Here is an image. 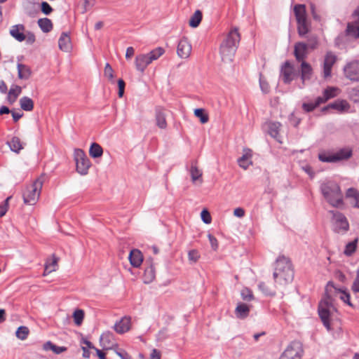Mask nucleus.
Listing matches in <instances>:
<instances>
[{
  "instance_id": "obj_22",
  "label": "nucleus",
  "mask_w": 359,
  "mask_h": 359,
  "mask_svg": "<svg viewBox=\"0 0 359 359\" xmlns=\"http://www.w3.org/2000/svg\"><path fill=\"white\" fill-rule=\"evenodd\" d=\"M59 48L64 52H69L72 48L71 39L66 32H62L58 40Z\"/></svg>"
},
{
  "instance_id": "obj_20",
  "label": "nucleus",
  "mask_w": 359,
  "mask_h": 359,
  "mask_svg": "<svg viewBox=\"0 0 359 359\" xmlns=\"http://www.w3.org/2000/svg\"><path fill=\"white\" fill-rule=\"evenodd\" d=\"M294 55L298 62L304 61L307 55V45L304 42H298L294 45Z\"/></svg>"
},
{
  "instance_id": "obj_18",
  "label": "nucleus",
  "mask_w": 359,
  "mask_h": 359,
  "mask_svg": "<svg viewBox=\"0 0 359 359\" xmlns=\"http://www.w3.org/2000/svg\"><path fill=\"white\" fill-rule=\"evenodd\" d=\"M350 108V105L346 100H338L335 102L325 106L322 109V111H326L330 109H335L339 112H343L345 111H348Z\"/></svg>"
},
{
  "instance_id": "obj_43",
  "label": "nucleus",
  "mask_w": 359,
  "mask_h": 359,
  "mask_svg": "<svg viewBox=\"0 0 359 359\" xmlns=\"http://www.w3.org/2000/svg\"><path fill=\"white\" fill-rule=\"evenodd\" d=\"M29 333V330L26 326H20L15 332L16 337L21 339L25 340L27 338L28 334Z\"/></svg>"
},
{
  "instance_id": "obj_54",
  "label": "nucleus",
  "mask_w": 359,
  "mask_h": 359,
  "mask_svg": "<svg viewBox=\"0 0 359 359\" xmlns=\"http://www.w3.org/2000/svg\"><path fill=\"white\" fill-rule=\"evenodd\" d=\"M279 123H272L269 126V134L271 136L276 137L278 135Z\"/></svg>"
},
{
  "instance_id": "obj_31",
  "label": "nucleus",
  "mask_w": 359,
  "mask_h": 359,
  "mask_svg": "<svg viewBox=\"0 0 359 359\" xmlns=\"http://www.w3.org/2000/svg\"><path fill=\"white\" fill-rule=\"evenodd\" d=\"M249 313V306L243 303H239L235 309V314L236 317L240 319L245 318L248 316Z\"/></svg>"
},
{
  "instance_id": "obj_21",
  "label": "nucleus",
  "mask_w": 359,
  "mask_h": 359,
  "mask_svg": "<svg viewBox=\"0 0 359 359\" xmlns=\"http://www.w3.org/2000/svg\"><path fill=\"white\" fill-rule=\"evenodd\" d=\"M128 259L130 264L135 268L140 266L143 262V256L140 250L137 249H133L130 250Z\"/></svg>"
},
{
  "instance_id": "obj_38",
  "label": "nucleus",
  "mask_w": 359,
  "mask_h": 359,
  "mask_svg": "<svg viewBox=\"0 0 359 359\" xmlns=\"http://www.w3.org/2000/svg\"><path fill=\"white\" fill-rule=\"evenodd\" d=\"M8 144L11 151L15 153H18L22 149L21 141L18 137H12V139L8 142Z\"/></svg>"
},
{
  "instance_id": "obj_19",
  "label": "nucleus",
  "mask_w": 359,
  "mask_h": 359,
  "mask_svg": "<svg viewBox=\"0 0 359 359\" xmlns=\"http://www.w3.org/2000/svg\"><path fill=\"white\" fill-rule=\"evenodd\" d=\"M135 63L137 70L143 73L151 61L147 54H140L136 56Z\"/></svg>"
},
{
  "instance_id": "obj_50",
  "label": "nucleus",
  "mask_w": 359,
  "mask_h": 359,
  "mask_svg": "<svg viewBox=\"0 0 359 359\" xmlns=\"http://www.w3.org/2000/svg\"><path fill=\"white\" fill-rule=\"evenodd\" d=\"M241 297L245 301H251L253 299V294L251 290L248 287H245L241 290Z\"/></svg>"
},
{
  "instance_id": "obj_10",
  "label": "nucleus",
  "mask_w": 359,
  "mask_h": 359,
  "mask_svg": "<svg viewBox=\"0 0 359 359\" xmlns=\"http://www.w3.org/2000/svg\"><path fill=\"white\" fill-rule=\"evenodd\" d=\"M344 76L353 82H359V60L348 62L343 68Z\"/></svg>"
},
{
  "instance_id": "obj_40",
  "label": "nucleus",
  "mask_w": 359,
  "mask_h": 359,
  "mask_svg": "<svg viewBox=\"0 0 359 359\" xmlns=\"http://www.w3.org/2000/svg\"><path fill=\"white\" fill-rule=\"evenodd\" d=\"M358 241V239L355 238L353 241L349 242L346 245L344 251L345 255L349 257L351 256L355 252L357 248Z\"/></svg>"
},
{
  "instance_id": "obj_9",
  "label": "nucleus",
  "mask_w": 359,
  "mask_h": 359,
  "mask_svg": "<svg viewBox=\"0 0 359 359\" xmlns=\"http://www.w3.org/2000/svg\"><path fill=\"white\" fill-rule=\"evenodd\" d=\"M332 215L334 231L338 233H346L349 229V223L344 214L338 211L330 210Z\"/></svg>"
},
{
  "instance_id": "obj_30",
  "label": "nucleus",
  "mask_w": 359,
  "mask_h": 359,
  "mask_svg": "<svg viewBox=\"0 0 359 359\" xmlns=\"http://www.w3.org/2000/svg\"><path fill=\"white\" fill-rule=\"evenodd\" d=\"M155 119L156 126L161 129L167 128L165 114L161 109H156L155 111Z\"/></svg>"
},
{
  "instance_id": "obj_47",
  "label": "nucleus",
  "mask_w": 359,
  "mask_h": 359,
  "mask_svg": "<svg viewBox=\"0 0 359 359\" xmlns=\"http://www.w3.org/2000/svg\"><path fill=\"white\" fill-rule=\"evenodd\" d=\"M57 259L53 256V259L48 262H46L45 264V273H50L56 270Z\"/></svg>"
},
{
  "instance_id": "obj_48",
  "label": "nucleus",
  "mask_w": 359,
  "mask_h": 359,
  "mask_svg": "<svg viewBox=\"0 0 359 359\" xmlns=\"http://www.w3.org/2000/svg\"><path fill=\"white\" fill-rule=\"evenodd\" d=\"M73 318L76 325H81L84 318L83 311L82 310H76L73 313Z\"/></svg>"
},
{
  "instance_id": "obj_62",
  "label": "nucleus",
  "mask_w": 359,
  "mask_h": 359,
  "mask_svg": "<svg viewBox=\"0 0 359 359\" xmlns=\"http://www.w3.org/2000/svg\"><path fill=\"white\" fill-rule=\"evenodd\" d=\"M233 215L237 217H243L245 215V210L242 208H237L234 210Z\"/></svg>"
},
{
  "instance_id": "obj_42",
  "label": "nucleus",
  "mask_w": 359,
  "mask_h": 359,
  "mask_svg": "<svg viewBox=\"0 0 359 359\" xmlns=\"http://www.w3.org/2000/svg\"><path fill=\"white\" fill-rule=\"evenodd\" d=\"M164 53L165 50L163 48L158 47L147 53V55H149V57L152 62L154 60L158 59Z\"/></svg>"
},
{
  "instance_id": "obj_8",
  "label": "nucleus",
  "mask_w": 359,
  "mask_h": 359,
  "mask_svg": "<svg viewBox=\"0 0 359 359\" xmlns=\"http://www.w3.org/2000/svg\"><path fill=\"white\" fill-rule=\"evenodd\" d=\"M302 345L299 341H292L281 354L280 359H301L303 355Z\"/></svg>"
},
{
  "instance_id": "obj_4",
  "label": "nucleus",
  "mask_w": 359,
  "mask_h": 359,
  "mask_svg": "<svg viewBox=\"0 0 359 359\" xmlns=\"http://www.w3.org/2000/svg\"><path fill=\"white\" fill-rule=\"evenodd\" d=\"M294 12L297 22L298 34L300 36H304L309 32L310 29V25L306 18L305 5H296L294 8Z\"/></svg>"
},
{
  "instance_id": "obj_27",
  "label": "nucleus",
  "mask_w": 359,
  "mask_h": 359,
  "mask_svg": "<svg viewBox=\"0 0 359 359\" xmlns=\"http://www.w3.org/2000/svg\"><path fill=\"white\" fill-rule=\"evenodd\" d=\"M18 78L23 80H27L32 75V70L30 67L22 63H18Z\"/></svg>"
},
{
  "instance_id": "obj_23",
  "label": "nucleus",
  "mask_w": 359,
  "mask_h": 359,
  "mask_svg": "<svg viewBox=\"0 0 359 359\" xmlns=\"http://www.w3.org/2000/svg\"><path fill=\"white\" fill-rule=\"evenodd\" d=\"M245 153L238 159L239 166L245 170L248 169L252 163L251 161L252 151L250 149H245Z\"/></svg>"
},
{
  "instance_id": "obj_39",
  "label": "nucleus",
  "mask_w": 359,
  "mask_h": 359,
  "mask_svg": "<svg viewBox=\"0 0 359 359\" xmlns=\"http://www.w3.org/2000/svg\"><path fill=\"white\" fill-rule=\"evenodd\" d=\"M202 16L201 11H196L189 20V26L194 28L197 27L201 22Z\"/></svg>"
},
{
  "instance_id": "obj_49",
  "label": "nucleus",
  "mask_w": 359,
  "mask_h": 359,
  "mask_svg": "<svg viewBox=\"0 0 359 359\" xmlns=\"http://www.w3.org/2000/svg\"><path fill=\"white\" fill-rule=\"evenodd\" d=\"M350 99L357 103L359 102V86L351 89L348 92Z\"/></svg>"
},
{
  "instance_id": "obj_61",
  "label": "nucleus",
  "mask_w": 359,
  "mask_h": 359,
  "mask_svg": "<svg viewBox=\"0 0 359 359\" xmlns=\"http://www.w3.org/2000/svg\"><path fill=\"white\" fill-rule=\"evenodd\" d=\"M66 350H67L66 347L58 346L57 345L53 346V348H52V351L56 354L62 353V352L65 351Z\"/></svg>"
},
{
  "instance_id": "obj_28",
  "label": "nucleus",
  "mask_w": 359,
  "mask_h": 359,
  "mask_svg": "<svg viewBox=\"0 0 359 359\" xmlns=\"http://www.w3.org/2000/svg\"><path fill=\"white\" fill-rule=\"evenodd\" d=\"M156 277V271L154 266L151 262L149 265L144 269L143 279L144 283H151Z\"/></svg>"
},
{
  "instance_id": "obj_6",
  "label": "nucleus",
  "mask_w": 359,
  "mask_h": 359,
  "mask_svg": "<svg viewBox=\"0 0 359 359\" xmlns=\"http://www.w3.org/2000/svg\"><path fill=\"white\" fill-rule=\"evenodd\" d=\"M326 298L320 302L318 308L319 317L326 329L331 330L330 324V308L332 307L330 295H325Z\"/></svg>"
},
{
  "instance_id": "obj_16",
  "label": "nucleus",
  "mask_w": 359,
  "mask_h": 359,
  "mask_svg": "<svg viewBox=\"0 0 359 359\" xmlns=\"http://www.w3.org/2000/svg\"><path fill=\"white\" fill-rule=\"evenodd\" d=\"M281 75L285 83L289 84L294 79V71L289 61H286L281 68Z\"/></svg>"
},
{
  "instance_id": "obj_45",
  "label": "nucleus",
  "mask_w": 359,
  "mask_h": 359,
  "mask_svg": "<svg viewBox=\"0 0 359 359\" xmlns=\"http://www.w3.org/2000/svg\"><path fill=\"white\" fill-rule=\"evenodd\" d=\"M318 159L321 162L325 163H335L334 154L333 153H327L322 152L318 154Z\"/></svg>"
},
{
  "instance_id": "obj_34",
  "label": "nucleus",
  "mask_w": 359,
  "mask_h": 359,
  "mask_svg": "<svg viewBox=\"0 0 359 359\" xmlns=\"http://www.w3.org/2000/svg\"><path fill=\"white\" fill-rule=\"evenodd\" d=\"M102 154H103V149L99 144H97L96 142H93L90 144V147L89 149V154L92 158H99V157L102 156Z\"/></svg>"
},
{
  "instance_id": "obj_44",
  "label": "nucleus",
  "mask_w": 359,
  "mask_h": 359,
  "mask_svg": "<svg viewBox=\"0 0 359 359\" xmlns=\"http://www.w3.org/2000/svg\"><path fill=\"white\" fill-rule=\"evenodd\" d=\"M190 175L194 182L199 180L202 177V172L197 168L195 164H192L190 168Z\"/></svg>"
},
{
  "instance_id": "obj_33",
  "label": "nucleus",
  "mask_w": 359,
  "mask_h": 359,
  "mask_svg": "<svg viewBox=\"0 0 359 359\" xmlns=\"http://www.w3.org/2000/svg\"><path fill=\"white\" fill-rule=\"evenodd\" d=\"M20 105L22 110L31 111L34 109L33 100L27 96H24L20 99Z\"/></svg>"
},
{
  "instance_id": "obj_1",
  "label": "nucleus",
  "mask_w": 359,
  "mask_h": 359,
  "mask_svg": "<svg viewBox=\"0 0 359 359\" xmlns=\"http://www.w3.org/2000/svg\"><path fill=\"white\" fill-rule=\"evenodd\" d=\"M273 277L275 283L280 285H285L293 280L294 271L289 258L280 255L276 259Z\"/></svg>"
},
{
  "instance_id": "obj_14",
  "label": "nucleus",
  "mask_w": 359,
  "mask_h": 359,
  "mask_svg": "<svg viewBox=\"0 0 359 359\" xmlns=\"http://www.w3.org/2000/svg\"><path fill=\"white\" fill-rule=\"evenodd\" d=\"M100 346L103 349H111L116 346L114 334L110 331L104 332L100 338Z\"/></svg>"
},
{
  "instance_id": "obj_58",
  "label": "nucleus",
  "mask_w": 359,
  "mask_h": 359,
  "mask_svg": "<svg viewBox=\"0 0 359 359\" xmlns=\"http://www.w3.org/2000/svg\"><path fill=\"white\" fill-rule=\"evenodd\" d=\"M259 86L262 92L264 93H269V86L268 83L262 78V76L259 78Z\"/></svg>"
},
{
  "instance_id": "obj_55",
  "label": "nucleus",
  "mask_w": 359,
  "mask_h": 359,
  "mask_svg": "<svg viewBox=\"0 0 359 359\" xmlns=\"http://www.w3.org/2000/svg\"><path fill=\"white\" fill-rule=\"evenodd\" d=\"M41 10L45 15H49L53 11L52 7L46 1H43L41 4Z\"/></svg>"
},
{
  "instance_id": "obj_32",
  "label": "nucleus",
  "mask_w": 359,
  "mask_h": 359,
  "mask_svg": "<svg viewBox=\"0 0 359 359\" xmlns=\"http://www.w3.org/2000/svg\"><path fill=\"white\" fill-rule=\"evenodd\" d=\"M339 89L335 87H328L323 91V96L318 97V99L321 100L322 104L326 102L328 100L334 97L337 94L335 93Z\"/></svg>"
},
{
  "instance_id": "obj_25",
  "label": "nucleus",
  "mask_w": 359,
  "mask_h": 359,
  "mask_svg": "<svg viewBox=\"0 0 359 359\" xmlns=\"http://www.w3.org/2000/svg\"><path fill=\"white\" fill-rule=\"evenodd\" d=\"M24 29L23 25H13L10 30V34L17 41L22 42L25 39V35L23 33Z\"/></svg>"
},
{
  "instance_id": "obj_63",
  "label": "nucleus",
  "mask_w": 359,
  "mask_h": 359,
  "mask_svg": "<svg viewBox=\"0 0 359 359\" xmlns=\"http://www.w3.org/2000/svg\"><path fill=\"white\" fill-rule=\"evenodd\" d=\"M311 12L313 18L316 21H320V17L316 13V7L314 4L311 5Z\"/></svg>"
},
{
  "instance_id": "obj_52",
  "label": "nucleus",
  "mask_w": 359,
  "mask_h": 359,
  "mask_svg": "<svg viewBox=\"0 0 359 359\" xmlns=\"http://www.w3.org/2000/svg\"><path fill=\"white\" fill-rule=\"evenodd\" d=\"M11 197H8L4 200L0 205V217H2L6 215L8 209V201Z\"/></svg>"
},
{
  "instance_id": "obj_3",
  "label": "nucleus",
  "mask_w": 359,
  "mask_h": 359,
  "mask_svg": "<svg viewBox=\"0 0 359 359\" xmlns=\"http://www.w3.org/2000/svg\"><path fill=\"white\" fill-rule=\"evenodd\" d=\"M241 40L237 28L232 29L219 47V53L224 62H232Z\"/></svg>"
},
{
  "instance_id": "obj_36",
  "label": "nucleus",
  "mask_w": 359,
  "mask_h": 359,
  "mask_svg": "<svg viewBox=\"0 0 359 359\" xmlns=\"http://www.w3.org/2000/svg\"><path fill=\"white\" fill-rule=\"evenodd\" d=\"M38 25L44 33H48L53 29V23L51 20L47 18L39 19L38 20Z\"/></svg>"
},
{
  "instance_id": "obj_37",
  "label": "nucleus",
  "mask_w": 359,
  "mask_h": 359,
  "mask_svg": "<svg viewBox=\"0 0 359 359\" xmlns=\"http://www.w3.org/2000/svg\"><path fill=\"white\" fill-rule=\"evenodd\" d=\"M257 286H258L259 290L265 296L273 297L276 295V290L273 288H271V287H269L266 283L259 282L258 283Z\"/></svg>"
},
{
  "instance_id": "obj_57",
  "label": "nucleus",
  "mask_w": 359,
  "mask_h": 359,
  "mask_svg": "<svg viewBox=\"0 0 359 359\" xmlns=\"http://www.w3.org/2000/svg\"><path fill=\"white\" fill-rule=\"evenodd\" d=\"M208 239H209V241H210L212 248L214 250H217L218 248V242H217V238L210 233H208Z\"/></svg>"
},
{
  "instance_id": "obj_46",
  "label": "nucleus",
  "mask_w": 359,
  "mask_h": 359,
  "mask_svg": "<svg viewBox=\"0 0 359 359\" xmlns=\"http://www.w3.org/2000/svg\"><path fill=\"white\" fill-rule=\"evenodd\" d=\"M194 115L200 119L201 123H205L208 121V115L205 113V110L202 108L196 109Z\"/></svg>"
},
{
  "instance_id": "obj_24",
  "label": "nucleus",
  "mask_w": 359,
  "mask_h": 359,
  "mask_svg": "<svg viewBox=\"0 0 359 359\" xmlns=\"http://www.w3.org/2000/svg\"><path fill=\"white\" fill-rule=\"evenodd\" d=\"M346 35L354 39L359 38V20L348 22L345 31Z\"/></svg>"
},
{
  "instance_id": "obj_26",
  "label": "nucleus",
  "mask_w": 359,
  "mask_h": 359,
  "mask_svg": "<svg viewBox=\"0 0 359 359\" xmlns=\"http://www.w3.org/2000/svg\"><path fill=\"white\" fill-rule=\"evenodd\" d=\"M346 196L351 200L353 207L359 208V191L356 189L348 188L346 192Z\"/></svg>"
},
{
  "instance_id": "obj_51",
  "label": "nucleus",
  "mask_w": 359,
  "mask_h": 359,
  "mask_svg": "<svg viewBox=\"0 0 359 359\" xmlns=\"http://www.w3.org/2000/svg\"><path fill=\"white\" fill-rule=\"evenodd\" d=\"M201 255L197 250H191L188 252V258L190 262H196L200 259Z\"/></svg>"
},
{
  "instance_id": "obj_53",
  "label": "nucleus",
  "mask_w": 359,
  "mask_h": 359,
  "mask_svg": "<svg viewBox=\"0 0 359 359\" xmlns=\"http://www.w3.org/2000/svg\"><path fill=\"white\" fill-rule=\"evenodd\" d=\"M201 217L202 221L205 224H208L211 223V222H212L211 215L207 210L204 209L201 211Z\"/></svg>"
},
{
  "instance_id": "obj_59",
  "label": "nucleus",
  "mask_w": 359,
  "mask_h": 359,
  "mask_svg": "<svg viewBox=\"0 0 359 359\" xmlns=\"http://www.w3.org/2000/svg\"><path fill=\"white\" fill-rule=\"evenodd\" d=\"M125 82L123 79H120L118 80V97H122L124 93L125 90Z\"/></svg>"
},
{
  "instance_id": "obj_2",
  "label": "nucleus",
  "mask_w": 359,
  "mask_h": 359,
  "mask_svg": "<svg viewBox=\"0 0 359 359\" xmlns=\"http://www.w3.org/2000/svg\"><path fill=\"white\" fill-rule=\"evenodd\" d=\"M320 189L326 201L334 208L344 205L343 194L340 186L334 180H327L321 182Z\"/></svg>"
},
{
  "instance_id": "obj_5",
  "label": "nucleus",
  "mask_w": 359,
  "mask_h": 359,
  "mask_svg": "<svg viewBox=\"0 0 359 359\" xmlns=\"http://www.w3.org/2000/svg\"><path fill=\"white\" fill-rule=\"evenodd\" d=\"M43 182L40 179L36 180L32 184L27 187L23 194V201L25 204L34 205L38 201Z\"/></svg>"
},
{
  "instance_id": "obj_64",
  "label": "nucleus",
  "mask_w": 359,
  "mask_h": 359,
  "mask_svg": "<svg viewBox=\"0 0 359 359\" xmlns=\"http://www.w3.org/2000/svg\"><path fill=\"white\" fill-rule=\"evenodd\" d=\"M150 359H161V353L156 349H153L150 354Z\"/></svg>"
},
{
  "instance_id": "obj_56",
  "label": "nucleus",
  "mask_w": 359,
  "mask_h": 359,
  "mask_svg": "<svg viewBox=\"0 0 359 359\" xmlns=\"http://www.w3.org/2000/svg\"><path fill=\"white\" fill-rule=\"evenodd\" d=\"M104 73V76H107L109 80L114 78V70L109 63L105 65Z\"/></svg>"
},
{
  "instance_id": "obj_12",
  "label": "nucleus",
  "mask_w": 359,
  "mask_h": 359,
  "mask_svg": "<svg viewBox=\"0 0 359 359\" xmlns=\"http://www.w3.org/2000/svg\"><path fill=\"white\" fill-rule=\"evenodd\" d=\"M337 61L336 55L332 51H328L326 53L323 62V76L324 78H328L331 76L332 74V69L334 64Z\"/></svg>"
},
{
  "instance_id": "obj_13",
  "label": "nucleus",
  "mask_w": 359,
  "mask_h": 359,
  "mask_svg": "<svg viewBox=\"0 0 359 359\" xmlns=\"http://www.w3.org/2000/svg\"><path fill=\"white\" fill-rule=\"evenodd\" d=\"M192 47L187 37H182L178 42L177 53L183 59L188 58L191 53Z\"/></svg>"
},
{
  "instance_id": "obj_11",
  "label": "nucleus",
  "mask_w": 359,
  "mask_h": 359,
  "mask_svg": "<svg viewBox=\"0 0 359 359\" xmlns=\"http://www.w3.org/2000/svg\"><path fill=\"white\" fill-rule=\"evenodd\" d=\"M333 288L334 289L336 292H338L340 294L339 299L346 304L348 306L353 308L354 306L351 302V295L350 293L348 292L347 288L345 287H337L334 283L332 281H328L326 284L325 288V295H330L329 292L330 291V289Z\"/></svg>"
},
{
  "instance_id": "obj_35",
  "label": "nucleus",
  "mask_w": 359,
  "mask_h": 359,
  "mask_svg": "<svg viewBox=\"0 0 359 359\" xmlns=\"http://www.w3.org/2000/svg\"><path fill=\"white\" fill-rule=\"evenodd\" d=\"M22 92V88L19 86H15L11 88L8 93V100L11 104L15 102Z\"/></svg>"
},
{
  "instance_id": "obj_17",
  "label": "nucleus",
  "mask_w": 359,
  "mask_h": 359,
  "mask_svg": "<svg viewBox=\"0 0 359 359\" xmlns=\"http://www.w3.org/2000/svg\"><path fill=\"white\" fill-rule=\"evenodd\" d=\"M335 163L343 161H347L353 156V150L349 147L340 148L336 151L333 152Z\"/></svg>"
},
{
  "instance_id": "obj_41",
  "label": "nucleus",
  "mask_w": 359,
  "mask_h": 359,
  "mask_svg": "<svg viewBox=\"0 0 359 359\" xmlns=\"http://www.w3.org/2000/svg\"><path fill=\"white\" fill-rule=\"evenodd\" d=\"M321 104V100L318 99V97H316L314 102H304L302 104V109L306 112H311Z\"/></svg>"
},
{
  "instance_id": "obj_15",
  "label": "nucleus",
  "mask_w": 359,
  "mask_h": 359,
  "mask_svg": "<svg viewBox=\"0 0 359 359\" xmlns=\"http://www.w3.org/2000/svg\"><path fill=\"white\" fill-rule=\"evenodd\" d=\"M130 327L131 318L126 316L114 324V329L118 334H122L128 332Z\"/></svg>"
},
{
  "instance_id": "obj_60",
  "label": "nucleus",
  "mask_w": 359,
  "mask_h": 359,
  "mask_svg": "<svg viewBox=\"0 0 359 359\" xmlns=\"http://www.w3.org/2000/svg\"><path fill=\"white\" fill-rule=\"evenodd\" d=\"M116 353L121 359H132L131 356L123 349H117Z\"/></svg>"
},
{
  "instance_id": "obj_7",
  "label": "nucleus",
  "mask_w": 359,
  "mask_h": 359,
  "mask_svg": "<svg viewBox=\"0 0 359 359\" xmlns=\"http://www.w3.org/2000/svg\"><path fill=\"white\" fill-rule=\"evenodd\" d=\"M76 171L81 175H86L91 165L90 161L84 151L81 149H75L74 151Z\"/></svg>"
},
{
  "instance_id": "obj_29",
  "label": "nucleus",
  "mask_w": 359,
  "mask_h": 359,
  "mask_svg": "<svg viewBox=\"0 0 359 359\" xmlns=\"http://www.w3.org/2000/svg\"><path fill=\"white\" fill-rule=\"evenodd\" d=\"M313 69L310 64L303 61L301 64V79L304 82L309 80L312 76Z\"/></svg>"
}]
</instances>
